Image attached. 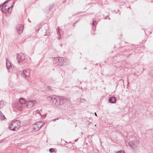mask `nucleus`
Here are the masks:
<instances>
[{
  "label": "nucleus",
  "mask_w": 153,
  "mask_h": 153,
  "mask_svg": "<svg viewBox=\"0 0 153 153\" xmlns=\"http://www.w3.org/2000/svg\"><path fill=\"white\" fill-rule=\"evenodd\" d=\"M21 122L19 121L16 120L12 122L9 126L8 128L13 131H17L20 127Z\"/></svg>",
  "instance_id": "obj_1"
},
{
  "label": "nucleus",
  "mask_w": 153,
  "mask_h": 153,
  "mask_svg": "<svg viewBox=\"0 0 153 153\" xmlns=\"http://www.w3.org/2000/svg\"><path fill=\"white\" fill-rule=\"evenodd\" d=\"M54 104L56 106H59L66 103L67 100L66 98L62 97H55Z\"/></svg>",
  "instance_id": "obj_2"
},
{
  "label": "nucleus",
  "mask_w": 153,
  "mask_h": 153,
  "mask_svg": "<svg viewBox=\"0 0 153 153\" xmlns=\"http://www.w3.org/2000/svg\"><path fill=\"white\" fill-rule=\"evenodd\" d=\"M44 123L42 122H38L34 124L33 126L34 130L36 131L39 130L43 126Z\"/></svg>",
  "instance_id": "obj_3"
},
{
  "label": "nucleus",
  "mask_w": 153,
  "mask_h": 153,
  "mask_svg": "<svg viewBox=\"0 0 153 153\" xmlns=\"http://www.w3.org/2000/svg\"><path fill=\"white\" fill-rule=\"evenodd\" d=\"M17 56L19 63L21 61L22 62L24 61L25 59V55L22 53L17 54Z\"/></svg>",
  "instance_id": "obj_4"
},
{
  "label": "nucleus",
  "mask_w": 153,
  "mask_h": 153,
  "mask_svg": "<svg viewBox=\"0 0 153 153\" xmlns=\"http://www.w3.org/2000/svg\"><path fill=\"white\" fill-rule=\"evenodd\" d=\"M66 59H64L62 57H59L58 61L57 63V65L58 66H60L63 65L64 64L65 62L67 60Z\"/></svg>",
  "instance_id": "obj_5"
},
{
  "label": "nucleus",
  "mask_w": 153,
  "mask_h": 153,
  "mask_svg": "<svg viewBox=\"0 0 153 153\" xmlns=\"http://www.w3.org/2000/svg\"><path fill=\"white\" fill-rule=\"evenodd\" d=\"M22 75L23 77L26 78L30 75V70L28 69L23 70L22 72Z\"/></svg>",
  "instance_id": "obj_6"
},
{
  "label": "nucleus",
  "mask_w": 153,
  "mask_h": 153,
  "mask_svg": "<svg viewBox=\"0 0 153 153\" xmlns=\"http://www.w3.org/2000/svg\"><path fill=\"white\" fill-rule=\"evenodd\" d=\"M35 101L34 100L29 101L27 102V105L28 108H30L32 107L34 105Z\"/></svg>",
  "instance_id": "obj_7"
},
{
  "label": "nucleus",
  "mask_w": 153,
  "mask_h": 153,
  "mask_svg": "<svg viewBox=\"0 0 153 153\" xmlns=\"http://www.w3.org/2000/svg\"><path fill=\"white\" fill-rule=\"evenodd\" d=\"M137 142L136 141H135L134 140V141H131L129 142H128V144L130 147L131 148H134L135 146H136V144H137Z\"/></svg>",
  "instance_id": "obj_8"
},
{
  "label": "nucleus",
  "mask_w": 153,
  "mask_h": 153,
  "mask_svg": "<svg viewBox=\"0 0 153 153\" xmlns=\"http://www.w3.org/2000/svg\"><path fill=\"white\" fill-rule=\"evenodd\" d=\"M16 28L17 30L18 34H21L22 33L23 27H22V25H19V26L17 27Z\"/></svg>",
  "instance_id": "obj_9"
},
{
  "label": "nucleus",
  "mask_w": 153,
  "mask_h": 153,
  "mask_svg": "<svg viewBox=\"0 0 153 153\" xmlns=\"http://www.w3.org/2000/svg\"><path fill=\"white\" fill-rule=\"evenodd\" d=\"M55 96L49 97H47V100L49 102L54 104V100L55 99Z\"/></svg>",
  "instance_id": "obj_10"
},
{
  "label": "nucleus",
  "mask_w": 153,
  "mask_h": 153,
  "mask_svg": "<svg viewBox=\"0 0 153 153\" xmlns=\"http://www.w3.org/2000/svg\"><path fill=\"white\" fill-rule=\"evenodd\" d=\"M117 100L116 98L114 97H112L109 99V102L112 103H115Z\"/></svg>",
  "instance_id": "obj_11"
},
{
  "label": "nucleus",
  "mask_w": 153,
  "mask_h": 153,
  "mask_svg": "<svg viewBox=\"0 0 153 153\" xmlns=\"http://www.w3.org/2000/svg\"><path fill=\"white\" fill-rule=\"evenodd\" d=\"M56 32L58 36L57 37V39H60L61 38V34L60 32L59 28V27H58L56 29Z\"/></svg>",
  "instance_id": "obj_12"
},
{
  "label": "nucleus",
  "mask_w": 153,
  "mask_h": 153,
  "mask_svg": "<svg viewBox=\"0 0 153 153\" xmlns=\"http://www.w3.org/2000/svg\"><path fill=\"white\" fill-rule=\"evenodd\" d=\"M16 108L19 111H21L23 109V105L20 103H18L16 105Z\"/></svg>",
  "instance_id": "obj_13"
},
{
  "label": "nucleus",
  "mask_w": 153,
  "mask_h": 153,
  "mask_svg": "<svg viewBox=\"0 0 153 153\" xmlns=\"http://www.w3.org/2000/svg\"><path fill=\"white\" fill-rule=\"evenodd\" d=\"M19 103L23 105L25 102V100L23 98H21L19 100Z\"/></svg>",
  "instance_id": "obj_14"
},
{
  "label": "nucleus",
  "mask_w": 153,
  "mask_h": 153,
  "mask_svg": "<svg viewBox=\"0 0 153 153\" xmlns=\"http://www.w3.org/2000/svg\"><path fill=\"white\" fill-rule=\"evenodd\" d=\"M1 10L3 13H5L8 11V10H6V7H5L4 5L1 8Z\"/></svg>",
  "instance_id": "obj_15"
},
{
  "label": "nucleus",
  "mask_w": 153,
  "mask_h": 153,
  "mask_svg": "<svg viewBox=\"0 0 153 153\" xmlns=\"http://www.w3.org/2000/svg\"><path fill=\"white\" fill-rule=\"evenodd\" d=\"M6 66L8 69H9L11 66L10 62L8 61H7V59L6 60Z\"/></svg>",
  "instance_id": "obj_16"
},
{
  "label": "nucleus",
  "mask_w": 153,
  "mask_h": 153,
  "mask_svg": "<svg viewBox=\"0 0 153 153\" xmlns=\"http://www.w3.org/2000/svg\"><path fill=\"white\" fill-rule=\"evenodd\" d=\"M59 57H56L53 58V62L55 64H56L57 65V63L58 61Z\"/></svg>",
  "instance_id": "obj_17"
},
{
  "label": "nucleus",
  "mask_w": 153,
  "mask_h": 153,
  "mask_svg": "<svg viewBox=\"0 0 153 153\" xmlns=\"http://www.w3.org/2000/svg\"><path fill=\"white\" fill-rule=\"evenodd\" d=\"M42 27V25L40 24L38 25L36 27V30L37 31H39Z\"/></svg>",
  "instance_id": "obj_18"
},
{
  "label": "nucleus",
  "mask_w": 153,
  "mask_h": 153,
  "mask_svg": "<svg viewBox=\"0 0 153 153\" xmlns=\"http://www.w3.org/2000/svg\"><path fill=\"white\" fill-rule=\"evenodd\" d=\"M5 118V117L4 116L1 112H0V119L2 120H3Z\"/></svg>",
  "instance_id": "obj_19"
},
{
  "label": "nucleus",
  "mask_w": 153,
  "mask_h": 153,
  "mask_svg": "<svg viewBox=\"0 0 153 153\" xmlns=\"http://www.w3.org/2000/svg\"><path fill=\"white\" fill-rule=\"evenodd\" d=\"M4 104L3 101L2 100L0 101V109L4 106Z\"/></svg>",
  "instance_id": "obj_20"
},
{
  "label": "nucleus",
  "mask_w": 153,
  "mask_h": 153,
  "mask_svg": "<svg viewBox=\"0 0 153 153\" xmlns=\"http://www.w3.org/2000/svg\"><path fill=\"white\" fill-rule=\"evenodd\" d=\"M97 24V23H96V21H95V20L94 21H93V22H92V25L94 26V27H92V29L93 30L94 29V28L96 26Z\"/></svg>",
  "instance_id": "obj_21"
},
{
  "label": "nucleus",
  "mask_w": 153,
  "mask_h": 153,
  "mask_svg": "<svg viewBox=\"0 0 153 153\" xmlns=\"http://www.w3.org/2000/svg\"><path fill=\"white\" fill-rule=\"evenodd\" d=\"M4 6L5 7H6V10H8V11H9V10L10 9V8L13 6V5H11L10 7H9L8 6H7V5H4Z\"/></svg>",
  "instance_id": "obj_22"
},
{
  "label": "nucleus",
  "mask_w": 153,
  "mask_h": 153,
  "mask_svg": "<svg viewBox=\"0 0 153 153\" xmlns=\"http://www.w3.org/2000/svg\"><path fill=\"white\" fill-rule=\"evenodd\" d=\"M149 74L150 76L153 77V70L150 72Z\"/></svg>",
  "instance_id": "obj_23"
},
{
  "label": "nucleus",
  "mask_w": 153,
  "mask_h": 153,
  "mask_svg": "<svg viewBox=\"0 0 153 153\" xmlns=\"http://www.w3.org/2000/svg\"><path fill=\"white\" fill-rule=\"evenodd\" d=\"M53 6H54L53 4H52L51 5H50L49 7L48 10H51L52 9V8H53Z\"/></svg>",
  "instance_id": "obj_24"
},
{
  "label": "nucleus",
  "mask_w": 153,
  "mask_h": 153,
  "mask_svg": "<svg viewBox=\"0 0 153 153\" xmlns=\"http://www.w3.org/2000/svg\"><path fill=\"white\" fill-rule=\"evenodd\" d=\"M8 1H5L3 4H2L0 5V8L1 7H2L4 6V5Z\"/></svg>",
  "instance_id": "obj_25"
},
{
  "label": "nucleus",
  "mask_w": 153,
  "mask_h": 153,
  "mask_svg": "<svg viewBox=\"0 0 153 153\" xmlns=\"http://www.w3.org/2000/svg\"><path fill=\"white\" fill-rule=\"evenodd\" d=\"M49 150L50 152H54V149L52 148L50 149Z\"/></svg>",
  "instance_id": "obj_26"
},
{
  "label": "nucleus",
  "mask_w": 153,
  "mask_h": 153,
  "mask_svg": "<svg viewBox=\"0 0 153 153\" xmlns=\"http://www.w3.org/2000/svg\"><path fill=\"white\" fill-rule=\"evenodd\" d=\"M116 153H125L124 151H120L116 152Z\"/></svg>",
  "instance_id": "obj_27"
},
{
  "label": "nucleus",
  "mask_w": 153,
  "mask_h": 153,
  "mask_svg": "<svg viewBox=\"0 0 153 153\" xmlns=\"http://www.w3.org/2000/svg\"><path fill=\"white\" fill-rule=\"evenodd\" d=\"M59 119V118H56V119H53V120H52V121H56V120H58Z\"/></svg>",
  "instance_id": "obj_28"
},
{
  "label": "nucleus",
  "mask_w": 153,
  "mask_h": 153,
  "mask_svg": "<svg viewBox=\"0 0 153 153\" xmlns=\"http://www.w3.org/2000/svg\"><path fill=\"white\" fill-rule=\"evenodd\" d=\"M48 90H51V89L50 88V86H48Z\"/></svg>",
  "instance_id": "obj_29"
},
{
  "label": "nucleus",
  "mask_w": 153,
  "mask_h": 153,
  "mask_svg": "<svg viewBox=\"0 0 153 153\" xmlns=\"http://www.w3.org/2000/svg\"><path fill=\"white\" fill-rule=\"evenodd\" d=\"M46 33H47L48 32V30H47V29H46Z\"/></svg>",
  "instance_id": "obj_30"
},
{
  "label": "nucleus",
  "mask_w": 153,
  "mask_h": 153,
  "mask_svg": "<svg viewBox=\"0 0 153 153\" xmlns=\"http://www.w3.org/2000/svg\"><path fill=\"white\" fill-rule=\"evenodd\" d=\"M75 23H76V22L73 24V26H74V25Z\"/></svg>",
  "instance_id": "obj_31"
},
{
  "label": "nucleus",
  "mask_w": 153,
  "mask_h": 153,
  "mask_svg": "<svg viewBox=\"0 0 153 153\" xmlns=\"http://www.w3.org/2000/svg\"><path fill=\"white\" fill-rule=\"evenodd\" d=\"M77 140V139L76 140H75V141H76Z\"/></svg>",
  "instance_id": "obj_32"
},
{
  "label": "nucleus",
  "mask_w": 153,
  "mask_h": 153,
  "mask_svg": "<svg viewBox=\"0 0 153 153\" xmlns=\"http://www.w3.org/2000/svg\"><path fill=\"white\" fill-rule=\"evenodd\" d=\"M107 16H106V17L105 18V19H107Z\"/></svg>",
  "instance_id": "obj_33"
},
{
  "label": "nucleus",
  "mask_w": 153,
  "mask_h": 153,
  "mask_svg": "<svg viewBox=\"0 0 153 153\" xmlns=\"http://www.w3.org/2000/svg\"><path fill=\"white\" fill-rule=\"evenodd\" d=\"M47 35V34L46 33V34L45 35H44V36H45L46 35Z\"/></svg>",
  "instance_id": "obj_34"
},
{
  "label": "nucleus",
  "mask_w": 153,
  "mask_h": 153,
  "mask_svg": "<svg viewBox=\"0 0 153 153\" xmlns=\"http://www.w3.org/2000/svg\"><path fill=\"white\" fill-rule=\"evenodd\" d=\"M95 114L96 116H97V114H96V113H95Z\"/></svg>",
  "instance_id": "obj_35"
},
{
  "label": "nucleus",
  "mask_w": 153,
  "mask_h": 153,
  "mask_svg": "<svg viewBox=\"0 0 153 153\" xmlns=\"http://www.w3.org/2000/svg\"><path fill=\"white\" fill-rule=\"evenodd\" d=\"M28 20H29V21L30 22V21H29V19H28Z\"/></svg>",
  "instance_id": "obj_36"
}]
</instances>
